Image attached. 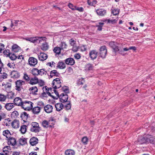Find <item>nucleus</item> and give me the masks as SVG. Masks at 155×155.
<instances>
[{
	"instance_id": "338daca9",
	"label": "nucleus",
	"mask_w": 155,
	"mask_h": 155,
	"mask_svg": "<svg viewBox=\"0 0 155 155\" xmlns=\"http://www.w3.org/2000/svg\"><path fill=\"white\" fill-rule=\"evenodd\" d=\"M75 10H77L80 12H83L84 11V9L82 7H78L76 6Z\"/></svg>"
},
{
	"instance_id": "49530a36",
	"label": "nucleus",
	"mask_w": 155,
	"mask_h": 155,
	"mask_svg": "<svg viewBox=\"0 0 155 155\" xmlns=\"http://www.w3.org/2000/svg\"><path fill=\"white\" fill-rule=\"evenodd\" d=\"M18 115V111H14L12 112L11 114V117L12 118H16Z\"/></svg>"
},
{
	"instance_id": "6ab92c4d",
	"label": "nucleus",
	"mask_w": 155,
	"mask_h": 155,
	"mask_svg": "<svg viewBox=\"0 0 155 155\" xmlns=\"http://www.w3.org/2000/svg\"><path fill=\"white\" fill-rule=\"evenodd\" d=\"M9 139L8 141V143L9 145L12 146H14L16 143V141L15 139L13 137H10L9 138Z\"/></svg>"
},
{
	"instance_id": "052dcab7",
	"label": "nucleus",
	"mask_w": 155,
	"mask_h": 155,
	"mask_svg": "<svg viewBox=\"0 0 155 155\" xmlns=\"http://www.w3.org/2000/svg\"><path fill=\"white\" fill-rule=\"evenodd\" d=\"M66 71L68 73L70 74H72L73 72V69L71 67H69L68 68Z\"/></svg>"
},
{
	"instance_id": "09e8293b",
	"label": "nucleus",
	"mask_w": 155,
	"mask_h": 155,
	"mask_svg": "<svg viewBox=\"0 0 155 155\" xmlns=\"http://www.w3.org/2000/svg\"><path fill=\"white\" fill-rule=\"evenodd\" d=\"M8 74L5 73H1L0 74V80L5 79L7 78Z\"/></svg>"
},
{
	"instance_id": "423d86ee",
	"label": "nucleus",
	"mask_w": 155,
	"mask_h": 155,
	"mask_svg": "<svg viewBox=\"0 0 155 155\" xmlns=\"http://www.w3.org/2000/svg\"><path fill=\"white\" fill-rule=\"evenodd\" d=\"M28 64L31 66L34 67L38 63L37 60L33 57H30L28 60Z\"/></svg>"
},
{
	"instance_id": "a18cd8bd",
	"label": "nucleus",
	"mask_w": 155,
	"mask_h": 155,
	"mask_svg": "<svg viewBox=\"0 0 155 155\" xmlns=\"http://www.w3.org/2000/svg\"><path fill=\"white\" fill-rule=\"evenodd\" d=\"M87 2L89 5L93 6L97 3V1L96 0H88Z\"/></svg>"
},
{
	"instance_id": "b1692460",
	"label": "nucleus",
	"mask_w": 155,
	"mask_h": 155,
	"mask_svg": "<svg viewBox=\"0 0 155 155\" xmlns=\"http://www.w3.org/2000/svg\"><path fill=\"white\" fill-rule=\"evenodd\" d=\"M57 67L60 69H63L65 68L66 65L63 62L59 61L57 64Z\"/></svg>"
},
{
	"instance_id": "5fc2aeb1",
	"label": "nucleus",
	"mask_w": 155,
	"mask_h": 155,
	"mask_svg": "<svg viewBox=\"0 0 155 155\" xmlns=\"http://www.w3.org/2000/svg\"><path fill=\"white\" fill-rule=\"evenodd\" d=\"M70 44L71 46H74L76 45V41L74 40L73 38H71L69 40Z\"/></svg>"
},
{
	"instance_id": "e2e57ef3",
	"label": "nucleus",
	"mask_w": 155,
	"mask_h": 155,
	"mask_svg": "<svg viewBox=\"0 0 155 155\" xmlns=\"http://www.w3.org/2000/svg\"><path fill=\"white\" fill-rule=\"evenodd\" d=\"M124 51L123 49V50H122V49L120 50L119 49V51H118L119 53V54H121V55H123V56H125L126 54V53H124Z\"/></svg>"
},
{
	"instance_id": "69168bd1",
	"label": "nucleus",
	"mask_w": 155,
	"mask_h": 155,
	"mask_svg": "<svg viewBox=\"0 0 155 155\" xmlns=\"http://www.w3.org/2000/svg\"><path fill=\"white\" fill-rule=\"evenodd\" d=\"M7 66L11 68H14V65L13 64L11 63H9L7 64Z\"/></svg>"
},
{
	"instance_id": "c03bdc74",
	"label": "nucleus",
	"mask_w": 155,
	"mask_h": 155,
	"mask_svg": "<svg viewBox=\"0 0 155 155\" xmlns=\"http://www.w3.org/2000/svg\"><path fill=\"white\" fill-rule=\"evenodd\" d=\"M32 74L34 76L38 75V70L36 68H34L31 71Z\"/></svg>"
},
{
	"instance_id": "0eeeda50",
	"label": "nucleus",
	"mask_w": 155,
	"mask_h": 155,
	"mask_svg": "<svg viewBox=\"0 0 155 155\" xmlns=\"http://www.w3.org/2000/svg\"><path fill=\"white\" fill-rule=\"evenodd\" d=\"M60 101L64 103L66 102L67 101L68 98V96L67 94L65 93H62L60 95Z\"/></svg>"
},
{
	"instance_id": "a19ab883",
	"label": "nucleus",
	"mask_w": 155,
	"mask_h": 155,
	"mask_svg": "<svg viewBox=\"0 0 155 155\" xmlns=\"http://www.w3.org/2000/svg\"><path fill=\"white\" fill-rule=\"evenodd\" d=\"M24 104L27 107H33V103L31 101H23Z\"/></svg>"
},
{
	"instance_id": "37998d69",
	"label": "nucleus",
	"mask_w": 155,
	"mask_h": 155,
	"mask_svg": "<svg viewBox=\"0 0 155 155\" xmlns=\"http://www.w3.org/2000/svg\"><path fill=\"white\" fill-rule=\"evenodd\" d=\"M47 71L45 70V69H41L38 70V75H42L44 74H46Z\"/></svg>"
},
{
	"instance_id": "4be33fe9",
	"label": "nucleus",
	"mask_w": 155,
	"mask_h": 155,
	"mask_svg": "<svg viewBox=\"0 0 155 155\" xmlns=\"http://www.w3.org/2000/svg\"><path fill=\"white\" fill-rule=\"evenodd\" d=\"M6 52L8 53V54H6V55L8 56H9L10 58L12 60H15L17 58L16 56L14 54H12L10 53L9 52V50L7 51L5 50Z\"/></svg>"
},
{
	"instance_id": "603ef678",
	"label": "nucleus",
	"mask_w": 155,
	"mask_h": 155,
	"mask_svg": "<svg viewBox=\"0 0 155 155\" xmlns=\"http://www.w3.org/2000/svg\"><path fill=\"white\" fill-rule=\"evenodd\" d=\"M82 142L84 144H86L88 141V139L87 137H84L82 139Z\"/></svg>"
},
{
	"instance_id": "bb28decb",
	"label": "nucleus",
	"mask_w": 155,
	"mask_h": 155,
	"mask_svg": "<svg viewBox=\"0 0 155 155\" xmlns=\"http://www.w3.org/2000/svg\"><path fill=\"white\" fill-rule=\"evenodd\" d=\"M3 134L4 136L6 137L7 138H10L11 136V134L9 131L8 130L4 131L3 132Z\"/></svg>"
},
{
	"instance_id": "4d7b16f0",
	"label": "nucleus",
	"mask_w": 155,
	"mask_h": 155,
	"mask_svg": "<svg viewBox=\"0 0 155 155\" xmlns=\"http://www.w3.org/2000/svg\"><path fill=\"white\" fill-rule=\"evenodd\" d=\"M68 6L69 8L73 10H75L76 8V6L73 5L71 3H69Z\"/></svg>"
},
{
	"instance_id": "e433bc0d",
	"label": "nucleus",
	"mask_w": 155,
	"mask_h": 155,
	"mask_svg": "<svg viewBox=\"0 0 155 155\" xmlns=\"http://www.w3.org/2000/svg\"><path fill=\"white\" fill-rule=\"evenodd\" d=\"M27 127V126L25 125H23L21 126L20 130L22 134H24L26 132Z\"/></svg>"
},
{
	"instance_id": "f257e3e1",
	"label": "nucleus",
	"mask_w": 155,
	"mask_h": 155,
	"mask_svg": "<svg viewBox=\"0 0 155 155\" xmlns=\"http://www.w3.org/2000/svg\"><path fill=\"white\" fill-rule=\"evenodd\" d=\"M15 89L18 91H20L22 89H23L22 85L25 84V82L22 80H19L15 81Z\"/></svg>"
},
{
	"instance_id": "473e14b6",
	"label": "nucleus",
	"mask_w": 155,
	"mask_h": 155,
	"mask_svg": "<svg viewBox=\"0 0 155 155\" xmlns=\"http://www.w3.org/2000/svg\"><path fill=\"white\" fill-rule=\"evenodd\" d=\"M86 69L88 71H91L93 70V66L92 64L88 63L86 66Z\"/></svg>"
},
{
	"instance_id": "6e6d98bb",
	"label": "nucleus",
	"mask_w": 155,
	"mask_h": 155,
	"mask_svg": "<svg viewBox=\"0 0 155 155\" xmlns=\"http://www.w3.org/2000/svg\"><path fill=\"white\" fill-rule=\"evenodd\" d=\"M6 98V96L2 94H0V101H4Z\"/></svg>"
},
{
	"instance_id": "9d476101",
	"label": "nucleus",
	"mask_w": 155,
	"mask_h": 155,
	"mask_svg": "<svg viewBox=\"0 0 155 155\" xmlns=\"http://www.w3.org/2000/svg\"><path fill=\"white\" fill-rule=\"evenodd\" d=\"M97 15L100 16H104L106 14V10L103 9H99L96 11Z\"/></svg>"
},
{
	"instance_id": "393cba45",
	"label": "nucleus",
	"mask_w": 155,
	"mask_h": 155,
	"mask_svg": "<svg viewBox=\"0 0 155 155\" xmlns=\"http://www.w3.org/2000/svg\"><path fill=\"white\" fill-rule=\"evenodd\" d=\"M29 117V116L28 115V114L26 112H23L21 114V118L23 119L24 121L25 120H27Z\"/></svg>"
},
{
	"instance_id": "de8ad7c7",
	"label": "nucleus",
	"mask_w": 155,
	"mask_h": 155,
	"mask_svg": "<svg viewBox=\"0 0 155 155\" xmlns=\"http://www.w3.org/2000/svg\"><path fill=\"white\" fill-rule=\"evenodd\" d=\"M84 82V80L83 78L79 79L77 82V84L78 85L80 86L83 84Z\"/></svg>"
},
{
	"instance_id": "9b49d317",
	"label": "nucleus",
	"mask_w": 155,
	"mask_h": 155,
	"mask_svg": "<svg viewBox=\"0 0 155 155\" xmlns=\"http://www.w3.org/2000/svg\"><path fill=\"white\" fill-rule=\"evenodd\" d=\"M38 78L36 76L30 78V80L28 83L32 85H34L38 84Z\"/></svg>"
},
{
	"instance_id": "72a5a7b5",
	"label": "nucleus",
	"mask_w": 155,
	"mask_h": 155,
	"mask_svg": "<svg viewBox=\"0 0 155 155\" xmlns=\"http://www.w3.org/2000/svg\"><path fill=\"white\" fill-rule=\"evenodd\" d=\"M62 50L60 48V47H58V46L55 47L53 51L54 53H56V54H60L61 51Z\"/></svg>"
},
{
	"instance_id": "864d4df0",
	"label": "nucleus",
	"mask_w": 155,
	"mask_h": 155,
	"mask_svg": "<svg viewBox=\"0 0 155 155\" xmlns=\"http://www.w3.org/2000/svg\"><path fill=\"white\" fill-rule=\"evenodd\" d=\"M139 144H142L147 142V139L143 137H142L140 140H138Z\"/></svg>"
},
{
	"instance_id": "2f4dec72",
	"label": "nucleus",
	"mask_w": 155,
	"mask_h": 155,
	"mask_svg": "<svg viewBox=\"0 0 155 155\" xmlns=\"http://www.w3.org/2000/svg\"><path fill=\"white\" fill-rule=\"evenodd\" d=\"M40 107H34L31 110L35 114H38L40 111Z\"/></svg>"
},
{
	"instance_id": "dca6fc26",
	"label": "nucleus",
	"mask_w": 155,
	"mask_h": 155,
	"mask_svg": "<svg viewBox=\"0 0 155 155\" xmlns=\"http://www.w3.org/2000/svg\"><path fill=\"white\" fill-rule=\"evenodd\" d=\"M29 91L30 93H32L33 94H36L38 89L36 86H33L30 87L29 89Z\"/></svg>"
},
{
	"instance_id": "412c9836",
	"label": "nucleus",
	"mask_w": 155,
	"mask_h": 155,
	"mask_svg": "<svg viewBox=\"0 0 155 155\" xmlns=\"http://www.w3.org/2000/svg\"><path fill=\"white\" fill-rule=\"evenodd\" d=\"M12 127L14 128H17L19 126V123L18 120H15L12 123Z\"/></svg>"
},
{
	"instance_id": "a878e982",
	"label": "nucleus",
	"mask_w": 155,
	"mask_h": 155,
	"mask_svg": "<svg viewBox=\"0 0 155 155\" xmlns=\"http://www.w3.org/2000/svg\"><path fill=\"white\" fill-rule=\"evenodd\" d=\"M15 94L12 91L8 92L6 96V97L9 99H13L14 97Z\"/></svg>"
},
{
	"instance_id": "5701e85b",
	"label": "nucleus",
	"mask_w": 155,
	"mask_h": 155,
	"mask_svg": "<svg viewBox=\"0 0 155 155\" xmlns=\"http://www.w3.org/2000/svg\"><path fill=\"white\" fill-rule=\"evenodd\" d=\"M50 76L51 78H52L54 76L58 77L60 75L59 73L57 72L56 70H53L50 72Z\"/></svg>"
},
{
	"instance_id": "79ce46f5",
	"label": "nucleus",
	"mask_w": 155,
	"mask_h": 155,
	"mask_svg": "<svg viewBox=\"0 0 155 155\" xmlns=\"http://www.w3.org/2000/svg\"><path fill=\"white\" fill-rule=\"evenodd\" d=\"M61 91L64 92V93L67 94L69 93V89L68 87L66 86H64L61 88Z\"/></svg>"
},
{
	"instance_id": "c85d7f7f",
	"label": "nucleus",
	"mask_w": 155,
	"mask_h": 155,
	"mask_svg": "<svg viewBox=\"0 0 155 155\" xmlns=\"http://www.w3.org/2000/svg\"><path fill=\"white\" fill-rule=\"evenodd\" d=\"M46 38L44 37H36V41L37 42L40 43L42 41L46 40Z\"/></svg>"
},
{
	"instance_id": "f3484780",
	"label": "nucleus",
	"mask_w": 155,
	"mask_h": 155,
	"mask_svg": "<svg viewBox=\"0 0 155 155\" xmlns=\"http://www.w3.org/2000/svg\"><path fill=\"white\" fill-rule=\"evenodd\" d=\"M48 95L52 97L53 99H54V97L52 95L51 93L49 92L46 91V92L43 91L41 94V96L42 98H45L48 97Z\"/></svg>"
},
{
	"instance_id": "774afa93",
	"label": "nucleus",
	"mask_w": 155,
	"mask_h": 155,
	"mask_svg": "<svg viewBox=\"0 0 155 155\" xmlns=\"http://www.w3.org/2000/svg\"><path fill=\"white\" fill-rule=\"evenodd\" d=\"M114 51L115 53L118 51H119V49L117 46H116L114 48H113Z\"/></svg>"
},
{
	"instance_id": "7c9ffc66",
	"label": "nucleus",
	"mask_w": 155,
	"mask_h": 155,
	"mask_svg": "<svg viewBox=\"0 0 155 155\" xmlns=\"http://www.w3.org/2000/svg\"><path fill=\"white\" fill-rule=\"evenodd\" d=\"M67 103L66 105H65L64 106V105L63 104H62L61 103H57L55 105V107H56V105H59L60 106L59 107H68V106H69V107L71 106V103L70 101H67Z\"/></svg>"
},
{
	"instance_id": "3c124183",
	"label": "nucleus",
	"mask_w": 155,
	"mask_h": 155,
	"mask_svg": "<svg viewBox=\"0 0 155 155\" xmlns=\"http://www.w3.org/2000/svg\"><path fill=\"white\" fill-rule=\"evenodd\" d=\"M44 110L47 113H50L52 111L53 107H44Z\"/></svg>"
},
{
	"instance_id": "20e7f679",
	"label": "nucleus",
	"mask_w": 155,
	"mask_h": 155,
	"mask_svg": "<svg viewBox=\"0 0 155 155\" xmlns=\"http://www.w3.org/2000/svg\"><path fill=\"white\" fill-rule=\"evenodd\" d=\"M31 125L32 126L30 129L31 131L35 133H38L40 129L38 123L36 122H33Z\"/></svg>"
},
{
	"instance_id": "aec40b11",
	"label": "nucleus",
	"mask_w": 155,
	"mask_h": 155,
	"mask_svg": "<svg viewBox=\"0 0 155 155\" xmlns=\"http://www.w3.org/2000/svg\"><path fill=\"white\" fill-rule=\"evenodd\" d=\"M12 50L15 52H18L21 50V48L16 44L13 45L12 47Z\"/></svg>"
},
{
	"instance_id": "39448f33",
	"label": "nucleus",
	"mask_w": 155,
	"mask_h": 155,
	"mask_svg": "<svg viewBox=\"0 0 155 155\" xmlns=\"http://www.w3.org/2000/svg\"><path fill=\"white\" fill-rule=\"evenodd\" d=\"M14 102L15 105L18 106H25L26 105L24 104L23 101H22L21 98L19 97L15 98L14 100Z\"/></svg>"
},
{
	"instance_id": "6e6552de",
	"label": "nucleus",
	"mask_w": 155,
	"mask_h": 155,
	"mask_svg": "<svg viewBox=\"0 0 155 155\" xmlns=\"http://www.w3.org/2000/svg\"><path fill=\"white\" fill-rule=\"evenodd\" d=\"M89 54L91 59L94 60L97 58L98 52L95 50H92L90 51Z\"/></svg>"
},
{
	"instance_id": "2eb2a0df",
	"label": "nucleus",
	"mask_w": 155,
	"mask_h": 155,
	"mask_svg": "<svg viewBox=\"0 0 155 155\" xmlns=\"http://www.w3.org/2000/svg\"><path fill=\"white\" fill-rule=\"evenodd\" d=\"M147 142H149L155 145V137L150 135L148 136L147 138Z\"/></svg>"
},
{
	"instance_id": "c756f323",
	"label": "nucleus",
	"mask_w": 155,
	"mask_h": 155,
	"mask_svg": "<svg viewBox=\"0 0 155 155\" xmlns=\"http://www.w3.org/2000/svg\"><path fill=\"white\" fill-rule=\"evenodd\" d=\"M65 153L66 155H74L75 154V152L73 150L69 149L66 150Z\"/></svg>"
},
{
	"instance_id": "f704fd0d",
	"label": "nucleus",
	"mask_w": 155,
	"mask_h": 155,
	"mask_svg": "<svg viewBox=\"0 0 155 155\" xmlns=\"http://www.w3.org/2000/svg\"><path fill=\"white\" fill-rule=\"evenodd\" d=\"M120 12L119 9H115L114 8V9H112L111 10V12L113 14V15H118L119 14Z\"/></svg>"
},
{
	"instance_id": "4468645a",
	"label": "nucleus",
	"mask_w": 155,
	"mask_h": 155,
	"mask_svg": "<svg viewBox=\"0 0 155 155\" xmlns=\"http://www.w3.org/2000/svg\"><path fill=\"white\" fill-rule=\"evenodd\" d=\"M38 139L36 137H32L30 140V144L32 146H34L35 145L38 143Z\"/></svg>"
},
{
	"instance_id": "ddd939ff",
	"label": "nucleus",
	"mask_w": 155,
	"mask_h": 155,
	"mask_svg": "<svg viewBox=\"0 0 155 155\" xmlns=\"http://www.w3.org/2000/svg\"><path fill=\"white\" fill-rule=\"evenodd\" d=\"M38 58L41 61H44L46 60L48 58V55L44 53H41L39 55H38Z\"/></svg>"
},
{
	"instance_id": "ea45409f",
	"label": "nucleus",
	"mask_w": 155,
	"mask_h": 155,
	"mask_svg": "<svg viewBox=\"0 0 155 155\" xmlns=\"http://www.w3.org/2000/svg\"><path fill=\"white\" fill-rule=\"evenodd\" d=\"M60 48L62 50H63L64 49L66 48L67 45L64 42H61L60 44Z\"/></svg>"
},
{
	"instance_id": "bf43d9fd",
	"label": "nucleus",
	"mask_w": 155,
	"mask_h": 155,
	"mask_svg": "<svg viewBox=\"0 0 155 155\" xmlns=\"http://www.w3.org/2000/svg\"><path fill=\"white\" fill-rule=\"evenodd\" d=\"M116 44V43L114 41H111L109 43V45L111 48H113L117 46Z\"/></svg>"
},
{
	"instance_id": "1a4fd4ad",
	"label": "nucleus",
	"mask_w": 155,
	"mask_h": 155,
	"mask_svg": "<svg viewBox=\"0 0 155 155\" xmlns=\"http://www.w3.org/2000/svg\"><path fill=\"white\" fill-rule=\"evenodd\" d=\"M66 64L70 65H73L75 64L74 59L72 58H69L66 59L64 61Z\"/></svg>"
},
{
	"instance_id": "0e129e2a",
	"label": "nucleus",
	"mask_w": 155,
	"mask_h": 155,
	"mask_svg": "<svg viewBox=\"0 0 155 155\" xmlns=\"http://www.w3.org/2000/svg\"><path fill=\"white\" fill-rule=\"evenodd\" d=\"M54 91L55 94L57 96V98L54 97L55 99H58V98L60 97V95H59V93L55 89H54Z\"/></svg>"
},
{
	"instance_id": "f8f14e48",
	"label": "nucleus",
	"mask_w": 155,
	"mask_h": 155,
	"mask_svg": "<svg viewBox=\"0 0 155 155\" xmlns=\"http://www.w3.org/2000/svg\"><path fill=\"white\" fill-rule=\"evenodd\" d=\"M12 78L17 79L20 76V73L18 71H13L11 74Z\"/></svg>"
},
{
	"instance_id": "58836bf2",
	"label": "nucleus",
	"mask_w": 155,
	"mask_h": 155,
	"mask_svg": "<svg viewBox=\"0 0 155 155\" xmlns=\"http://www.w3.org/2000/svg\"><path fill=\"white\" fill-rule=\"evenodd\" d=\"M49 124L48 121L45 120L42 122V125L44 127L47 128L48 127Z\"/></svg>"
},
{
	"instance_id": "a211bd4d",
	"label": "nucleus",
	"mask_w": 155,
	"mask_h": 155,
	"mask_svg": "<svg viewBox=\"0 0 155 155\" xmlns=\"http://www.w3.org/2000/svg\"><path fill=\"white\" fill-rule=\"evenodd\" d=\"M49 47L48 43L47 42H45L42 44L41 46V49L43 51H46L48 49Z\"/></svg>"
},
{
	"instance_id": "13d9d810",
	"label": "nucleus",
	"mask_w": 155,
	"mask_h": 155,
	"mask_svg": "<svg viewBox=\"0 0 155 155\" xmlns=\"http://www.w3.org/2000/svg\"><path fill=\"white\" fill-rule=\"evenodd\" d=\"M38 84L39 85L41 86H43L45 85V82L44 81L40 79L39 80L38 79Z\"/></svg>"
},
{
	"instance_id": "c9c22d12",
	"label": "nucleus",
	"mask_w": 155,
	"mask_h": 155,
	"mask_svg": "<svg viewBox=\"0 0 155 155\" xmlns=\"http://www.w3.org/2000/svg\"><path fill=\"white\" fill-rule=\"evenodd\" d=\"M19 142L20 145H23L26 143V139L24 138H21L19 140Z\"/></svg>"
},
{
	"instance_id": "4c0bfd02",
	"label": "nucleus",
	"mask_w": 155,
	"mask_h": 155,
	"mask_svg": "<svg viewBox=\"0 0 155 155\" xmlns=\"http://www.w3.org/2000/svg\"><path fill=\"white\" fill-rule=\"evenodd\" d=\"M19 22V21L18 20H14V22H13L12 21L10 25L11 27L12 28L14 29L15 28L14 27V26H17Z\"/></svg>"
},
{
	"instance_id": "f03ea898",
	"label": "nucleus",
	"mask_w": 155,
	"mask_h": 155,
	"mask_svg": "<svg viewBox=\"0 0 155 155\" xmlns=\"http://www.w3.org/2000/svg\"><path fill=\"white\" fill-rule=\"evenodd\" d=\"M107 52V50L106 47L105 45L101 46L99 49V56L103 59L105 58Z\"/></svg>"
},
{
	"instance_id": "8fccbe9b",
	"label": "nucleus",
	"mask_w": 155,
	"mask_h": 155,
	"mask_svg": "<svg viewBox=\"0 0 155 155\" xmlns=\"http://www.w3.org/2000/svg\"><path fill=\"white\" fill-rule=\"evenodd\" d=\"M23 78L27 82H28L30 80V78H29V77L26 73L24 74Z\"/></svg>"
},
{
	"instance_id": "680f3d73",
	"label": "nucleus",
	"mask_w": 155,
	"mask_h": 155,
	"mask_svg": "<svg viewBox=\"0 0 155 155\" xmlns=\"http://www.w3.org/2000/svg\"><path fill=\"white\" fill-rule=\"evenodd\" d=\"M72 46V50L73 51L75 52L78 51V46H76V45Z\"/></svg>"
},
{
	"instance_id": "7ed1b4c3",
	"label": "nucleus",
	"mask_w": 155,
	"mask_h": 155,
	"mask_svg": "<svg viewBox=\"0 0 155 155\" xmlns=\"http://www.w3.org/2000/svg\"><path fill=\"white\" fill-rule=\"evenodd\" d=\"M52 85L54 89H56L59 88L61 87V79L58 78L54 79L52 82Z\"/></svg>"
},
{
	"instance_id": "cd10ccee",
	"label": "nucleus",
	"mask_w": 155,
	"mask_h": 155,
	"mask_svg": "<svg viewBox=\"0 0 155 155\" xmlns=\"http://www.w3.org/2000/svg\"><path fill=\"white\" fill-rule=\"evenodd\" d=\"M25 39L26 40L30 41L33 43H36V37L26 38Z\"/></svg>"
}]
</instances>
